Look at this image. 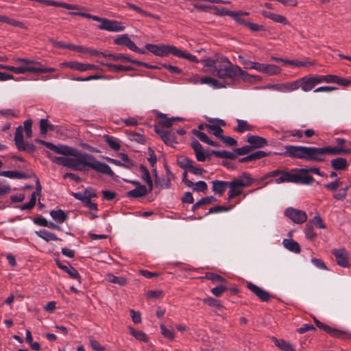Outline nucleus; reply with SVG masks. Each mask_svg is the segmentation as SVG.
Here are the masks:
<instances>
[{
	"label": "nucleus",
	"mask_w": 351,
	"mask_h": 351,
	"mask_svg": "<svg viewBox=\"0 0 351 351\" xmlns=\"http://www.w3.org/2000/svg\"><path fill=\"white\" fill-rule=\"evenodd\" d=\"M206 128L207 129L208 132H212L215 136L217 137H221L223 136V130L222 128L217 125H206Z\"/></svg>",
	"instance_id": "nucleus-39"
},
{
	"label": "nucleus",
	"mask_w": 351,
	"mask_h": 351,
	"mask_svg": "<svg viewBox=\"0 0 351 351\" xmlns=\"http://www.w3.org/2000/svg\"><path fill=\"white\" fill-rule=\"evenodd\" d=\"M216 199L213 196L203 197L201 199L198 200L193 206V210H195L199 208L202 205H208L211 204L213 201H215Z\"/></svg>",
	"instance_id": "nucleus-40"
},
{
	"label": "nucleus",
	"mask_w": 351,
	"mask_h": 351,
	"mask_svg": "<svg viewBox=\"0 0 351 351\" xmlns=\"http://www.w3.org/2000/svg\"><path fill=\"white\" fill-rule=\"evenodd\" d=\"M119 157L123 161V167L128 169H130L133 167V162L129 158L126 154L121 153L119 154Z\"/></svg>",
	"instance_id": "nucleus-51"
},
{
	"label": "nucleus",
	"mask_w": 351,
	"mask_h": 351,
	"mask_svg": "<svg viewBox=\"0 0 351 351\" xmlns=\"http://www.w3.org/2000/svg\"><path fill=\"white\" fill-rule=\"evenodd\" d=\"M230 188V191L228 192V200L234 198L237 196H239L242 194V188L240 186H228Z\"/></svg>",
	"instance_id": "nucleus-48"
},
{
	"label": "nucleus",
	"mask_w": 351,
	"mask_h": 351,
	"mask_svg": "<svg viewBox=\"0 0 351 351\" xmlns=\"http://www.w3.org/2000/svg\"><path fill=\"white\" fill-rule=\"evenodd\" d=\"M332 253L335 257L338 265L343 268H349L350 267L349 254L344 248L334 249Z\"/></svg>",
	"instance_id": "nucleus-10"
},
{
	"label": "nucleus",
	"mask_w": 351,
	"mask_h": 351,
	"mask_svg": "<svg viewBox=\"0 0 351 351\" xmlns=\"http://www.w3.org/2000/svg\"><path fill=\"white\" fill-rule=\"evenodd\" d=\"M160 123L162 126L169 128L172 125L173 123L175 120L178 119V118L175 117H167L165 114H161L160 115Z\"/></svg>",
	"instance_id": "nucleus-45"
},
{
	"label": "nucleus",
	"mask_w": 351,
	"mask_h": 351,
	"mask_svg": "<svg viewBox=\"0 0 351 351\" xmlns=\"http://www.w3.org/2000/svg\"><path fill=\"white\" fill-rule=\"evenodd\" d=\"M160 66L161 69L165 68L167 69L171 73L181 74L182 72V69L176 66H172L167 64H162L160 65Z\"/></svg>",
	"instance_id": "nucleus-57"
},
{
	"label": "nucleus",
	"mask_w": 351,
	"mask_h": 351,
	"mask_svg": "<svg viewBox=\"0 0 351 351\" xmlns=\"http://www.w3.org/2000/svg\"><path fill=\"white\" fill-rule=\"evenodd\" d=\"M89 342L91 348L96 351H105V347L102 346L97 340L93 337H89Z\"/></svg>",
	"instance_id": "nucleus-52"
},
{
	"label": "nucleus",
	"mask_w": 351,
	"mask_h": 351,
	"mask_svg": "<svg viewBox=\"0 0 351 351\" xmlns=\"http://www.w3.org/2000/svg\"><path fill=\"white\" fill-rule=\"evenodd\" d=\"M81 16L93 19V21L99 22L97 28L100 30H105L110 32H119L125 29V26L121 22L117 20L101 18L98 16L92 15L90 14L82 12Z\"/></svg>",
	"instance_id": "nucleus-4"
},
{
	"label": "nucleus",
	"mask_w": 351,
	"mask_h": 351,
	"mask_svg": "<svg viewBox=\"0 0 351 351\" xmlns=\"http://www.w3.org/2000/svg\"><path fill=\"white\" fill-rule=\"evenodd\" d=\"M267 156V154L264 151H256L244 158H242L240 160V161L243 162L255 160L263 158Z\"/></svg>",
	"instance_id": "nucleus-36"
},
{
	"label": "nucleus",
	"mask_w": 351,
	"mask_h": 351,
	"mask_svg": "<svg viewBox=\"0 0 351 351\" xmlns=\"http://www.w3.org/2000/svg\"><path fill=\"white\" fill-rule=\"evenodd\" d=\"M304 233L307 239H314L315 233L314 232L313 226L311 223L309 222L306 225Z\"/></svg>",
	"instance_id": "nucleus-53"
},
{
	"label": "nucleus",
	"mask_w": 351,
	"mask_h": 351,
	"mask_svg": "<svg viewBox=\"0 0 351 351\" xmlns=\"http://www.w3.org/2000/svg\"><path fill=\"white\" fill-rule=\"evenodd\" d=\"M315 327L312 324H304L302 327L296 329V332L300 334H303L309 330H315Z\"/></svg>",
	"instance_id": "nucleus-63"
},
{
	"label": "nucleus",
	"mask_w": 351,
	"mask_h": 351,
	"mask_svg": "<svg viewBox=\"0 0 351 351\" xmlns=\"http://www.w3.org/2000/svg\"><path fill=\"white\" fill-rule=\"evenodd\" d=\"M177 163L180 168L185 171L183 173L182 181L188 187L193 188V191L198 192L205 193L207 191L208 186L206 182L200 180L194 184L192 181L186 179L187 171L196 176H200L205 171L203 168L195 166L193 160L184 156L178 157Z\"/></svg>",
	"instance_id": "nucleus-3"
},
{
	"label": "nucleus",
	"mask_w": 351,
	"mask_h": 351,
	"mask_svg": "<svg viewBox=\"0 0 351 351\" xmlns=\"http://www.w3.org/2000/svg\"><path fill=\"white\" fill-rule=\"evenodd\" d=\"M232 206H230L228 207L223 206H215L209 209L208 214L229 211L231 209H232Z\"/></svg>",
	"instance_id": "nucleus-49"
},
{
	"label": "nucleus",
	"mask_w": 351,
	"mask_h": 351,
	"mask_svg": "<svg viewBox=\"0 0 351 351\" xmlns=\"http://www.w3.org/2000/svg\"><path fill=\"white\" fill-rule=\"evenodd\" d=\"M271 340L274 345L282 351H295L293 345L282 339H278L276 337H272Z\"/></svg>",
	"instance_id": "nucleus-23"
},
{
	"label": "nucleus",
	"mask_w": 351,
	"mask_h": 351,
	"mask_svg": "<svg viewBox=\"0 0 351 351\" xmlns=\"http://www.w3.org/2000/svg\"><path fill=\"white\" fill-rule=\"evenodd\" d=\"M315 161H323L324 155H341L351 153L349 149H343L342 147H315Z\"/></svg>",
	"instance_id": "nucleus-8"
},
{
	"label": "nucleus",
	"mask_w": 351,
	"mask_h": 351,
	"mask_svg": "<svg viewBox=\"0 0 351 351\" xmlns=\"http://www.w3.org/2000/svg\"><path fill=\"white\" fill-rule=\"evenodd\" d=\"M68 265H65V267H61V269L68 274L69 277L72 279L77 280L80 283H81V276L78 273L77 270L73 267L70 263H67Z\"/></svg>",
	"instance_id": "nucleus-28"
},
{
	"label": "nucleus",
	"mask_w": 351,
	"mask_h": 351,
	"mask_svg": "<svg viewBox=\"0 0 351 351\" xmlns=\"http://www.w3.org/2000/svg\"><path fill=\"white\" fill-rule=\"evenodd\" d=\"M106 141L107 144L108 145V146L113 150L118 151L120 149L121 146L116 138H114L112 136H106Z\"/></svg>",
	"instance_id": "nucleus-47"
},
{
	"label": "nucleus",
	"mask_w": 351,
	"mask_h": 351,
	"mask_svg": "<svg viewBox=\"0 0 351 351\" xmlns=\"http://www.w3.org/2000/svg\"><path fill=\"white\" fill-rule=\"evenodd\" d=\"M247 141L251 145L252 148H261L267 145L266 138L255 135L249 136Z\"/></svg>",
	"instance_id": "nucleus-21"
},
{
	"label": "nucleus",
	"mask_w": 351,
	"mask_h": 351,
	"mask_svg": "<svg viewBox=\"0 0 351 351\" xmlns=\"http://www.w3.org/2000/svg\"><path fill=\"white\" fill-rule=\"evenodd\" d=\"M285 156L294 158L305 159L315 161V151L314 147L286 145Z\"/></svg>",
	"instance_id": "nucleus-5"
},
{
	"label": "nucleus",
	"mask_w": 351,
	"mask_h": 351,
	"mask_svg": "<svg viewBox=\"0 0 351 351\" xmlns=\"http://www.w3.org/2000/svg\"><path fill=\"white\" fill-rule=\"evenodd\" d=\"M52 219L57 223H62L68 218V214L62 210H53L50 212Z\"/></svg>",
	"instance_id": "nucleus-30"
},
{
	"label": "nucleus",
	"mask_w": 351,
	"mask_h": 351,
	"mask_svg": "<svg viewBox=\"0 0 351 351\" xmlns=\"http://www.w3.org/2000/svg\"><path fill=\"white\" fill-rule=\"evenodd\" d=\"M293 173L290 171L280 170V173L273 182L277 184L285 182L293 183Z\"/></svg>",
	"instance_id": "nucleus-26"
},
{
	"label": "nucleus",
	"mask_w": 351,
	"mask_h": 351,
	"mask_svg": "<svg viewBox=\"0 0 351 351\" xmlns=\"http://www.w3.org/2000/svg\"><path fill=\"white\" fill-rule=\"evenodd\" d=\"M72 195L77 199L80 201L90 200L92 197H96L95 191L91 189H86L84 191L73 193Z\"/></svg>",
	"instance_id": "nucleus-19"
},
{
	"label": "nucleus",
	"mask_w": 351,
	"mask_h": 351,
	"mask_svg": "<svg viewBox=\"0 0 351 351\" xmlns=\"http://www.w3.org/2000/svg\"><path fill=\"white\" fill-rule=\"evenodd\" d=\"M15 62L17 66L7 65L6 70L10 71L15 73H25L27 72L36 73L38 71H44V69L34 66L33 62L29 61L23 58H17Z\"/></svg>",
	"instance_id": "nucleus-7"
},
{
	"label": "nucleus",
	"mask_w": 351,
	"mask_h": 351,
	"mask_svg": "<svg viewBox=\"0 0 351 351\" xmlns=\"http://www.w3.org/2000/svg\"><path fill=\"white\" fill-rule=\"evenodd\" d=\"M261 13L264 17L269 19L275 23H280L284 25H289L288 19L281 14H276L266 10L262 11Z\"/></svg>",
	"instance_id": "nucleus-16"
},
{
	"label": "nucleus",
	"mask_w": 351,
	"mask_h": 351,
	"mask_svg": "<svg viewBox=\"0 0 351 351\" xmlns=\"http://www.w3.org/2000/svg\"><path fill=\"white\" fill-rule=\"evenodd\" d=\"M298 90L296 80L278 84V92L282 93H291Z\"/></svg>",
	"instance_id": "nucleus-25"
},
{
	"label": "nucleus",
	"mask_w": 351,
	"mask_h": 351,
	"mask_svg": "<svg viewBox=\"0 0 351 351\" xmlns=\"http://www.w3.org/2000/svg\"><path fill=\"white\" fill-rule=\"evenodd\" d=\"M254 180L251 178L250 175L244 172L239 178L233 179L230 182L229 186H240L245 188L250 186Z\"/></svg>",
	"instance_id": "nucleus-12"
},
{
	"label": "nucleus",
	"mask_w": 351,
	"mask_h": 351,
	"mask_svg": "<svg viewBox=\"0 0 351 351\" xmlns=\"http://www.w3.org/2000/svg\"><path fill=\"white\" fill-rule=\"evenodd\" d=\"M213 154L220 158L234 159L236 158L234 153L228 151H213Z\"/></svg>",
	"instance_id": "nucleus-43"
},
{
	"label": "nucleus",
	"mask_w": 351,
	"mask_h": 351,
	"mask_svg": "<svg viewBox=\"0 0 351 351\" xmlns=\"http://www.w3.org/2000/svg\"><path fill=\"white\" fill-rule=\"evenodd\" d=\"M107 280L112 283L117 284L120 286H124L128 284V280L126 278L123 276H115L112 274L107 275Z\"/></svg>",
	"instance_id": "nucleus-37"
},
{
	"label": "nucleus",
	"mask_w": 351,
	"mask_h": 351,
	"mask_svg": "<svg viewBox=\"0 0 351 351\" xmlns=\"http://www.w3.org/2000/svg\"><path fill=\"white\" fill-rule=\"evenodd\" d=\"M205 278L212 282H226L227 280L223 276L213 272H207Z\"/></svg>",
	"instance_id": "nucleus-46"
},
{
	"label": "nucleus",
	"mask_w": 351,
	"mask_h": 351,
	"mask_svg": "<svg viewBox=\"0 0 351 351\" xmlns=\"http://www.w3.org/2000/svg\"><path fill=\"white\" fill-rule=\"evenodd\" d=\"M102 56L113 61H121L132 63V59L123 53H102Z\"/></svg>",
	"instance_id": "nucleus-31"
},
{
	"label": "nucleus",
	"mask_w": 351,
	"mask_h": 351,
	"mask_svg": "<svg viewBox=\"0 0 351 351\" xmlns=\"http://www.w3.org/2000/svg\"><path fill=\"white\" fill-rule=\"evenodd\" d=\"M247 287L262 302H268L272 297L269 292L252 282H247Z\"/></svg>",
	"instance_id": "nucleus-14"
},
{
	"label": "nucleus",
	"mask_w": 351,
	"mask_h": 351,
	"mask_svg": "<svg viewBox=\"0 0 351 351\" xmlns=\"http://www.w3.org/2000/svg\"><path fill=\"white\" fill-rule=\"evenodd\" d=\"M314 178L311 176L293 173V183L309 185L313 183Z\"/></svg>",
	"instance_id": "nucleus-24"
},
{
	"label": "nucleus",
	"mask_w": 351,
	"mask_h": 351,
	"mask_svg": "<svg viewBox=\"0 0 351 351\" xmlns=\"http://www.w3.org/2000/svg\"><path fill=\"white\" fill-rule=\"evenodd\" d=\"M298 83V89L301 88L304 92L311 91L315 86V83L312 76H304L296 80Z\"/></svg>",
	"instance_id": "nucleus-15"
},
{
	"label": "nucleus",
	"mask_w": 351,
	"mask_h": 351,
	"mask_svg": "<svg viewBox=\"0 0 351 351\" xmlns=\"http://www.w3.org/2000/svg\"><path fill=\"white\" fill-rule=\"evenodd\" d=\"M176 57L182 58L188 60H189V61H191L192 62H195V63L201 62L202 64H203V63L202 62V61L203 60L206 59V58H204V59H202L201 60H199L195 56L192 55V54L188 53L186 51L180 50L178 48V51H177V53L176 54Z\"/></svg>",
	"instance_id": "nucleus-32"
},
{
	"label": "nucleus",
	"mask_w": 351,
	"mask_h": 351,
	"mask_svg": "<svg viewBox=\"0 0 351 351\" xmlns=\"http://www.w3.org/2000/svg\"><path fill=\"white\" fill-rule=\"evenodd\" d=\"M130 39L128 35L125 34L114 39V43L117 45L127 46Z\"/></svg>",
	"instance_id": "nucleus-50"
},
{
	"label": "nucleus",
	"mask_w": 351,
	"mask_h": 351,
	"mask_svg": "<svg viewBox=\"0 0 351 351\" xmlns=\"http://www.w3.org/2000/svg\"><path fill=\"white\" fill-rule=\"evenodd\" d=\"M32 121L29 119L24 122V129L22 126L16 128L14 134V143L19 151H25L32 153L35 151L36 147L34 144L25 141L23 139V130L32 129Z\"/></svg>",
	"instance_id": "nucleus-6"
},
{
	"label": "nucleus",
	"mask_w": 351,
	"mask_h": 351,
	"mask_svg": "<svg viewBox=\"0 0 351 351\" xmlns=\"http://www.w3.org/2000/svg\"><path fill=\"white\" fill-rule=\"evenodd\" d=\"M228 290V288L225 286L220 285L217 286L211 289V293L216 297H220L222 293Z\"/></svg>",
	"instance_id": "nucleus-60"
},
{
	"label": "nucleus",
	"mask_w": 351,
	"mask_h": 351,
	"mask_svg": "<svg viewBox=\"0 0 351 351\" xmlns=\"http://www.w3.org/2000/svg\"><path fill=\"white\" fill-rule=\"evenodd\" d=\"M316 326L319 329H322L332 337L341 339H346L348 337V334L345 331L332 328L330 326L326 325L321 322H318Z\"/></svg>",
	"instance_id": "nucleus-11"
},
{
	"label": "nucleus",
	"mask_w": 351,
	"mask_h": 351,
	"mask_svg": "<svg viewBox=\"0 0 351 351\" xmlns=\"http://www.w3.org/2000/svg\"><path fill=\"white\" fill-rule=\"evenodd\" d=\"M230 182L223 180H213L212 182V190L213 191L221 196L229 186Z\"/></svg>",
	"instance_id": "nucleus-18"
},
{
	"label": "nucleus",
	"mask_w": 351,
	"mask_h": 351,
	"mask_svg": "<svg viewBox=\"0 0 351 351\" xmlns=\"http://www.w3.org/2000/svg\"><path fill=\"white\" fill-rule=\"evenodd\" d=\"M331 167L333 169L338 170H344L348 167V162L346 159L343 158H337L332 159L330 162Z\"/></svg>",
	"instance_id": "nucleus-33"
},
{
	"label": "nucleus",
	"mask_w": 351,
	"mask_h": 351,
	"mask_svg": "<svg viewBox=\"0 0 351 351\" xmlns=\"http://www.w3.org/2000/svg\"><path fill=\"white\" fill-rule=\"evenodd\" d=\"M130 334L138 341L145 343L148 342L149 338L147 335L142 330H137L132 326H129Z\"/></svg>",
	"instance_id": "nucleus-34"
},
{
	"label": "nucleus",
	"mask_w": 351,
	"mask_h": 351,
	"mask_svg": "<svg viewBox=\"0 0 351 351\" xmlns=\"http://www.w3.org/2000/svg\"><path fill=\"white\" fill-rule=\"evenodd\" d=\"M126 47L131 51L140 54H145L146 53L145 49H140L139 47H138L131 39H130V40L128 41Z\"/></svg>",
	"instance_id": "nucleus-54"
},
{
	"label": "nucleus",
	"mask_w": 351,
	"mask_h": 351,
	"mask_svg": "<svg viewBox=\"0 0 351 351\" xmlns=\"http://www.w3.org/2000/svg\"><path fill=\"white\" fill-rule=\"evenodd\" d=\"M166 138H163L162 141L167 145H172L176 143V138L174 133L172 131L168 130V135H166Z\"/></svg>",
	"instance_id": "nucleus-62"
},
{
	"label": "nucleus",
	"mask_w": 351,
	"mask_h": 351,
	"mask_svg": "<svg viewBox=\"0 0 351 351\" xmlns=\"http://www.w3.org/2000/svg\"><path fill=\"white\" fill-rule=\"evenodd\" d=\"M45 147L62 155V156L51 157V160L58 165L75 171H84L90 168L109 176L114 174L108 165L97 160L93 155L77 149L66 145H55L47 142H45Z\"/></svg>",
	"instance_id": "nucleus-1"
},
{
	"label": "nucleus",
	"mask_w": 351,
	"mask_h": 351,
	"mask_svg": "<svg viewBox=\"0 0 351 351\" xmlns=\"http://www.w3.org/2000/svg\"><path fill=\"white\" fill-rule=\"evenodd\" d=\"M258 72L267 75H275L281 73V69L276 64L261 63Z\"/></svg>",
	"instance_id": "nucleus-17"
},
{
	"label": "nucleus",
	"mask_w": 351,
	"mask_h": 351,
	"mask_svg": "<svg viewBox=\"0 0 351 351\" xmlns=\"http://www.w3.org/2000/svg\"><path fill=\"white\" fill-rule=\"evenodd\" d=\"M163 295V291L161 290L149 291L147 293V298H160Z\"/></svg>",
	"instance_id": "nucleus-64"
},
{
	"label": "nucleus",
	"mask_w": 351,
	"mask_h": 351,
	"mask_svg": "<svg viewBox=\"0 0 351 351\" xmlns=\"http://www.w3.org/2000/svg\"><path fill=\"white\" fill-rule=\"evenodd\" d=\"M140 173L142 180H143L147 184L149 191H151L153 189V182L149 171L147 167L141 165L140 167Z\"/></svg>",
	"instance_id": "nucleus-29"
},
{
	"label": "nucleus",
	"mask_w": 351,
	"mask_h": 351,
	"mask_svg": "<svg viewBox=\"0 0 351 351\" xmlns=\"http://www.w3.org/2000/svg\"><path fill=\"white\" fill-rule=\"evenodd\" d=\"M101 64L106 66L108 67V70L110 71H130L132 68L129 66H123V65H116L110 63H104L103 62H99Z\"/></svg>",
	"instance_id": "nucleus-38"
},
{
	"label": "nucleus",
	"mask_w": 351,
	"mask_h": 351,
	"mask_svg": "<svg viewBox=\"0 0 351 351\" xmlns=\"http://www.w3.org/2000/svg\"><path fill=\"white\" fill-rule=\"evenodd\" d=\"M156 184L163 189L169 188L171 185V179L170 178L156 177Z\"/></svg>",
	"instance_id": "nucleus-44"
},
{
	"label": "nucleus",
	"mask_w": 351,
	"mask_h": 351,
	"mask_svg": "<svg viewBox=\"0 0 351 351\" xmlns=\"http://www.w3.org/2000/svg\"><path fill=\"white\" fill-rule=\"evenodd\" d=\"M63 65L73 69L77 70L81 72L91 71V70H99V66L95 64H84L82 62H79L77 61H71L66 62L63 64Z\"/></svg>",
	"instance_id": "nucleus-13"
},
{
	"label": "nucleus",
	"mask_w": 351,
	"mask_h": 351,
	"mask_svg": "<svg viewBox=\"0 0 351 351\" xmlns=\"http://www.w3.org/2000/svg\"><path fill=\"white\" fill-rule=\"evenodd\" d=\"M341 184V182H339L338 179L334 182L324 184V188L327 189L330 191H335L339 188Z\"/></svg>",
	"instance_id": "nucleus-61"
},
{
	"label": "nucleus",
	"mask_w": 351,
	"mask_h": 351,
	"mask_svg": "<svg viewBox=\"0 0 351 351\" xmlns=\"http://www.w3.org/2000/svg\"><path fill=\"white\" fill-rule=\"evenodd\" d=\"M203 302L209 306L215 307L220 309L223 307L221 302L219 300H217L212 297H208L203 299Z\"/></svg>",
	"instance_id": "nucleus-42"
},
{
	"label": "nucleus",
	"mask_w": 351,
	"mask_h": 351,
	"mask_svg": "<svg viewBox=\"0 0 351 351\" xmlns=\"http://www.w3.org/2000/svg\"><path fill=\"white\" fill-rule=\"evenodd\" d=\"M238 123L237 131L239 133H243L245 131H250L252 129V126L250 125L247 121L237 119Z\"/></svg>",
	"instance_id": "nucleus-41"
},
{
	"label": "nucleus",
	"mask_w": 351,
	"mask_h": 351,
	"mask_svg": "<svg viewBox=\"0 0 351 351\" xmlns=\"http://www.w3.org/2000/svg\"><path fill=\"white\" fill-rule=\"evenodd\" d=\"M202 62L204 66L202 70L204 72L209 73L219 79L234 80L239 76L243 82H252V75L242 70L239 66L232 64L226 56H220L215 58H207Z\"/></svg>",
	"instance_id": "nucleus-2"
},
{
	"label": "nucleus",
	"mask_w": 351,
	"mask_h": 351,
	"mask_svg": "<svg viewBox=\"0 0 351 351\" xmlns=\"http://www.w3.org/2000/svg\"><path fill=\"white\" fill-rule=\"evenodd\" d=\"M285 247L291 252L298 253L300 252L299 243H282Z\"/></svg>",
	"instance_id": "nucleus-55"
},
{
	"label": "nucleus",
	"mask_w": 351,
	"mask_h": 351,
	"mask_svg": "<svg viewBox=\"0 0 351 351\" xmlns=\"http://www.w3.org/2000/svg\"><path fill=\"white\" fill-rule=\"evenodd\" d=\"M149 192L145 186H138L133 190H130L126 193V196L129 198H139L145 197Z\"/></svg>",
	"instance_id": "nucleus-22"
},
{
	"label": "nucleus",
	"mask_w": 351,
	"mask_h": 351,
	"mask_svg": "<svg viewBox=\"0 0 351 351\" xmlns=\"http://www.w3.org/2000/svg\"><path fill=\"white\" fill-rule=\"evenodd\" d=\"M160 328L161 330V333L165 337L171 340L174 339L175 336L173 331L167 329L163 324H160Z\"/></svg>",
	"instance_id": "nucleus-56"
},
{
	"label": "nucleus",
	"mask_w": 351,
	"mask_h": 351,
	"mask_svg": "<svg viewBox=\"0 0 351 351\" xmlns=\"http://www.w3.org/2000/svg\"><path fill=\"white\" fill-rule=\"evenodd\" d=\"M239 60L244 65L245 69H254L258 71L261 63L248 60L241 56H239Z\"/></svg>",
	"instance_id": "nucleus-35"
},
{
	"label": "nucleus",
	"mask_w": 351,
	"mask_h": 351,
	"mask_svg": "<svg viewBox=\"0 0 351 351\" xmlns=\"http://www.w3.org/2000/svg\"><path fill=\"white\" fill-rule=\"evenodd\" d=\"M178 48L173 45H158V51L157 56L166 57L169 54L176 56Z\"/></svg>",
	"instance_id": "nucleus-20"
},
{
	"label": "nucleus",
	"mask_w": 351,
	"mask_h": 351,
	"mask_svg": "<svg viewBox=\"0 0 351 351\" xmlns=\"http://www.w3.org/2000/svg\"><path fill=\"white\" fill-rule=\"evenodd\" d=\"M0 22L7 23L13 26H19L20 23L14 19H10L4 15H0Z\"/></svg>",
	"instance_id": "nucleus-58"
},
{
	"label": "nucleus",
	"mask_w": 351,
	"mask_h": 351,
	"mask_svg": "<svg viewBox=\"0 0 351 351\" xmlns=\"http://www.w3.org/2000/svg\"><path fill=\"white\" fill-rule=\"evenodd\" d=\"M284 213L286 217L296 224L304 223L308 219L307 214L305 211L293 207L286 208Z\"/></svg>",
	"instance_id": "nucleus-9"
},
{
	"label": "nucleus",
	"mask_w": 351,
	"mask_h": 351,
	"mask_svg": "<svg viewBox=\"0 0 351 351\" xmlns=\"http://www.w3.org/2000/svg\"><path fill=\"white\" fill-rule=\"evenodd\" d=\"M0 176L11 179H27L29 178L27 174L17 171H0Z\"/></svg>",
	"instance_id": "nucleus-27"
},
{
	"label": "nucleus",
	"mask_w": 351,
	"mask_h": 351,
	"mask_svg": "<svg viewBox=\"0 0 351 351\" xmlns=\"http://www.w3.org/2000/svg\"><path fill=\"white\" fill-rule=\"evenodd\" d=\"M290 64L298 67H308L315 64L314 62L310 61H298L290 62Z\"/></svg>",
	"instance_id": "nucleus-59"
}]
</instances>
